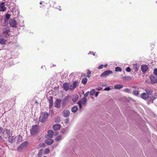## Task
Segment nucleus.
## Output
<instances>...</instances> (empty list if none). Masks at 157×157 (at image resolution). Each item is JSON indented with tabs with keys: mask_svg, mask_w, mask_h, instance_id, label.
Segmentation results:
<instances>
[{
	"mask_svg": "<svg viewBox=\"0 0 157 157\" xmlns=\"http://www.w3.org/2000/svg\"><path fill=\"white\" fill-rule=\"evenodd\" d=\"M65 131L64 130V129L62 130V132H64Z\"/></svg>",
	"mask_w": 157,
	"mask_h": 157,
	"instance_id": "57",
	"label": "nucleus"
},
{
	"mask_svg": "<svg viewBox=\"0 0 157 157\" xmlns=\"http://www.w3.org/2000/svg\"><path fill=\"white\" fill-rule=\"evenodd\" d=\"M38 139V140H40V137H39V138H38V139Z\"/></svg>",
	"mask_w": 157,
	"mask_h": 157,
	"instance_id": "61",
	"label": "nucleus"
},
{
	"mask_svg": "<svg viewBox=\"0 0 157 157\" xmlns=\"http://www.w3.org/2000/svg\"><path fill=\"white\" fill-rule=\"evenodd\" d=\"M78 108L77 106H74L71 109V111L73 113H76L77 111Z\"/></svg>",
	"mask_w": 157,
	"mask_h": 157,
	"instance_id": "27",
	"label": "nucleus"
},
{
	"mask_svg": "<svg viewBox=\"0 0 157 157\" xmlns=\"http://www.w3.org/2000/svg\"><path fill=\"white\" fill-rule=\"evenodd\" d=\"M11 100H12V101H13L14 102H15V98H12L11 99Z\"/></svg>",
	"mask_w": 157,
	"mask_h": 157,
	"instance_id": "56",
	"label": "nucleus"
},
{
	"mask_svg": "<svg viewBox=\"0 0 157 157\" xmlns=\"http://www.w3.org/2000/svg\"><path fill=\"white\" fill-rule=\"evenodd\" d=\"M48 114L47 112H42L40 116V121L42 123L44 122L47 119Z\"/></svg>",
	"mask_w": 157,
	"mask_h": 157,
	"instance_id": "1",
	"label": "nucleus"
},
{
	"mask_svg": "<svg viewBox=\"0 0 157 157\" xmlns=\"http://www.w3.org/2000/svg\"><path fill=\"white\" fill-rule=\"evenodd\" d=\"M49 150L48 149H46L44 150V152L45 154H48L49 152Z\"/></svg>",
	"mask_w": 157,
	"mask_h": 157,
	"instance_id": "45",
	"label": "nucleus"
},
{
	"mask_svg": "<svg viewBox=\"0 0 157 157\" xmlns=\"http://www.w3.org/2000/svg\"><path fill=\"white\" fill-rule=\"evenodd\" d=\"M150 79L152 83H155L157 82V76L151 75L150 76Z\"/></svg>",
	"mask_w": 157,
	"mask_h": 157,
	"instance_id": "8",
	"label": "nucleus"
},
{
	"mask_svg": "<svg viewBox=\"0 0 157 157\" xmlns=\"http://www.w3.org/2000/svg\"><path fill=\"white\" fill-rule=\"evenodd\" d=\"M139 94V91L136 90H134L133 91V94L137 96Z\"/></svg>",
	"mask_w": 157,
	"mask_h": 157,
	"instance_id": "33",
	"label": "nucleus"
},
{
	"mask_svg": "<svg viewBox=\"0 0 157 157\" xmlns=\"http://www.w3.org/2000/svg\"><path fill=\"white\" fill-rule=\"evenodd\" d=\"M45 143L47 144L48 145H50L53 142V140L51 139H46L45 140Z\"/></svg>",
	"mask_w": 157,
	"mask_h": 157,
	"instance_id": "16",
	"label": "nucleus"
},
{
	"mask_svg": "<svg viewBox=\"0 0 157 157\" xmlns=\"http://www.w3.org/2000/svg\"><path fill=\"white\" fill-rule=\"evenodd\" d=\"M48 134L47 136H46V138L49 137L50 138H52L53 134H54L53 131L52 130H49L48 131Z\"/></svg>",
	"mask_w": 157,
	"mask_h": 157,
	"instance_id": "13",
	"label": "nucleus"
},
{
	"mask_svg": "<svg viewBox=\"0 0 157 157\" xmlns=\"http://www.w3.org/2000/svg\"><path fill=\"white\" fill-rule=\"evenodd\" d=\"M28 142L27 141H25L23 142L17 148V151H21L22 150L27 147L28 145Z\"/></svg>",
	"mask_w": 157,
	"mask_h": 157,
	"instance_id": "4",
	"label": "nucleus"
},
{
	"mask_svg": "<svg viewBox=\"0 0 157 157\" xmlns=\"http://www.w3.org/2000/svg\"><path fill=\"white\" fill-rule=\"evenodd\" d=\"M5 2H2L0 4V11L4 12L6 10V8L5 6Z\"/></svg>",
	"mask_w": 157,
	"mask_h": 157,
	"instance_id": "12",
	"label": "nucleus"
},
{
	"mask_svg": "<svg viewBox=\"0 0 157 157\" xmlns=\"http://www.w3.org/2000/svg\"><path fill=\"white\" fill-rule=\"evenodd\" d=\"M112 73L113 72L112 71L110 70H107L102 73L100 75V76L103 77L107 76L109 75L112 74Z\"/></svg>",
	"mask_w": 157,
	"mask_h": 157,
	"instance_id": "7",
	"label": "nucleus"
},
{
	"mask_svg": "<svg viewBox=\"0 0 157 157\" xmlns=\"http://www.w3.org/2000/svg\"><path fill=\"white\" fill-rule=\"evenodd\" d=\"M125 70L128 72H130L131 71V69L129 67H128L126 68Z\"/></svg>",
	"mask_w": 157,
	"mask_h": 157,
	"instance_id": "41",
	"label": "nucleus"
},
{
	"mask_svg": "<svg viewBox=\"0 0 157 157\" xmlns=\"http://www.w3.org/2000/svg\"><path fill=\"white\" fill-rule=\"evenodd\" d=\"M145 90L146 92V93L148 95H152L153 94V91L150 89H149L147 88Z\"/></svg>",
	"mask_w": 157,
	"mask_h": 157,
	"instance_id": "18",
	"label": "nucleus"
},
{
	"mask_svg": "<svg viewBox=\"0 0 157 157\" xmlns=\"http://www.w3.org/2000/svg\"><path fill=\"white\" fill-rule=\"evenodd\" d=\"M78 95H76L73 96L72 98L71 99L74 102H76L77 100H78Z\"/></svg>",
	"mask_w": 157,
	"mask_h": 157,
	"instance_id": "21",
	"label": "nucleus"
},
{
	"mask_svg": "<svg viewBox=\"0 0 157 157\" xmlns=\"http://www.w3.org/2000/svg\"><path fill=\"white\" fill-rule=\"evenodd\" d=\"M132 77L129 76H123L122 78L125 80L129 81L131 80Z\"/></svg>",
	"mask_w": 157,
	"mask_h": 157,
	"instance_id": "25",
	"label": "nucleus"
},
{
	"mask_svg": "<svg viewBox=\"0 0 157 157\" xmlns=\"http://www.w3.org/2000/svg\"><path fill=\"white\" fill-rule=\"evenodd\" d=\"M63 89L66 91H67L69 89V84L68 83H65L63 84Z\"/></svg>",
	"mask_w": 157,
	"mask_h": 157,
	"instance_id": "15",
	"label": "nucleus"
},
{
	"mask_svg": "<svg viewBox=\"0 0 157 157\" xmlns=\"http://www.w3.org/2000/svg\"><path fill=\"white\" fill-rule=\"evenodd\" d=\"M43 152V150L42 149H40L39 151L38 154V157H41Z\"/></svg>",
	"mask_w": 157,
	"mask_h": 157,
	"instance_id": "30",
	"label": "nucleus"
},
{
	"mask_svg": "<svg viewBox=\"0 0 157 157\" xmlns=\"http://www.w3.org/2000/svg\"><path fill=\"white\" fill-rule=\"evenodd\" d=\"M148 67L147 65L142 66L141 70L144 73L148 69Z\"/></svg>",
	"mask_w": 157,
	"mask_h": 157,
	"instance_id": "20",
	"label": "nucleus"
},
{
	"mask_svg": "<svg viewBox=\"0 0 157 157\" xmlns=\"http://www.w3.org/2000/svg\"><path fill=\"white\" fill-rule=\"evenodd\" d=\"M60 118L59 117H57L55 118V122L56 123H58L60 121Z\"/></svg>",
	"mask_w": 157,
	"mask_h": 157,
	"instance_id": "29",
	"label": "nucleus"
},
{
	"mask_svg": "<svg viewBox=\"0 0 157 157\" xmlns=\"http://www.w3.org/2000/svg\"><path fill=\"white\" fill-rule=\"evenodd\" d=\"M61 128L60 125L59 124H55L53 125V129L55 130H59Z\"/></svg>",
	"mask_w": 157,
	"mask_h": 157,
	"instance_id": "17",
	"label": "nucleus"
},
{
	"mask_svg": "<svg viewBox=\"0 0 157 157\" xmlns=\"http://www.w3.org/2000/svg\"><path fill=\"white\" fill-rule=\"evenodd\" d=\"M51 99L49 100V107L51 108L53 106V102L52 101V97H50Z\"/></svg>",
	"mask_w": 157,
	"mask_h": 157,
	"instance_id": "28",
	"label": "nucleus"
},
{
	"mask_svg": "<svg viewBox=\"0 0 157 157\" xmlns=\"http://www.w3.org/2000/svg\"><path fill=\"white\" fill-rule=\"evenodd\" d=\"M111 88H110L109 87H107V88H105L104 89V90H107V91H108V90H111Z\"/></svg>",
	"mask_w": 157,
	"mask_h": 157,
	"instance_id": "50",
	"label": "nucleus"
},
{
	"mask_svg": "<svg viewBox=\"0 0 157 157\" xmlns=\"http://www.w3.org/2000/svg\"><path fill=\"white\" fill-rule=\"evenodd\" d=\"M70 113V111L69 110L67 109H65L63 111L62 115L65 117H67L69 116Z\"/></svg>",
	"mask_w": 157,
	"mask_h": 157,
	"instance_id": "9",
	"label": "nucleus"
},
{
	"mask_svg": "<svg viewBox=\"0 0 157 157\" xmlns=\"http://www.w3.org/2000/svg\"><path fill=\"white\" fill-rule=\"evenodd\" d=\"M115 71L116 72H121L122 71V69L120 67H115Z\"/></svg>",
	"mask_w": 157,
	"mask_h": 157,
	"instance_id": "32",
	"label": "nucleus"
},
{
	"mask_svg": "<svg viewBox=\"0 0 157 157\" xmlns=\"http://www.w3.org/2000/svg\"><path fill=\"white\" fill-rule=\"evenodd\" d=\"M38 126L35 125L33 126L30 130V132L32 135H35L38 132Z\"/></svg>",
	"mask_w": 157,
	"mask_h": 157,
	"instance_id": "5",
	"label": "nucleus"
},
{
	"mask_svg": "<svg viewBox=\"0 0 157 157\" xmlns=\"http://www.w3.org/2000/svg\"><path fill=\"white\" fill-rule=\"evenodd\" d=\"M139 66V65L137 63L133 64V69L135 71H137L138 70Z\"/></svg>",
	"mask_w": 157,
	"mask_h": 157,
	"instance_id": "22",
	"label": "nucleus"
},
{
	"mask_svg": "<svg viewBox=\"0 0 157 157\" xmlns=\"http://www.w3.org/2000/svg\"><path fill=\"white\" fill-rule=\"evenodd\" d=\"M102 88L100 86L98 87L96 89L98 90H101L102 89Z\"/></svg>",
	"mask_w": 157,
	"mask_h": 157,
	"instance_id": "51",
	"label": "nucleus"
},
{
	"mask_svg": "<svg viewBox=\"0 0 157 157\" xmlns=\"http://www.w3.org/2000/svg\"><path fill=\"white\" fill-rule=\"evenodd\" d=\"M43 157H47L46 156H44Z\"/></svg>",
	"mask_w": 157,
	"mask_h": 157,
	"instance_id": "64",
	"label": "nucleus"
},
{
	"mask_svg": "<svg viewBox=\"0 0 157 157\" xmlns=\"http://www.w3.org/2000/svg\"><path fill=\"white\" fill-rule=\"evenodd\" d=\"M61 100L59 99H57L55 102V107L57 108H59L60 106V103Z\"/></svg>",
	"mask_w": 157,
	"mask_h": 157,
	"instance_id": "10",
	"label": "nucleus"
},
{
	"mask_svg": "<svg viewBox=\"0 0 157 157\" xmlns=\"http://www.w3.org/2000/svg\"><path fill=\"white\" fill-rule=\"evenodd\" d=\"M151 100V101H153L156 98L154 96H152L150 97Z\"/></svg>",
	"mask_w": 157,
	"mask_h": 157,
	"instance_id": "46",
	"label": "nucleus"
},
{
	"mask_svg": "<svg viewBox=\"0 0 157 157\" xmlns=\"http://www.w3.org/2000/svg\"><path fill=\"white\" fill-rule=\"evenodd\" d=\"M35 103H38V102H37V101H35Z\"/></svg>",
	"mask_w": 157,
	"mask_h": 157,
	"instance_id": "60",
	"label": "nucleus"
},
{
	"mask_svg": "<svg viewBox=\"0 0 157 157\" xmlns=\"http://www.w3.org/2000/svg\"><path fill=\"white\" fill-rule=\"evenodd\" d=\"M16 137L14 136H9L8 137V141L9 142L12 143L13 141L15 140Z\"/></svg>",
	"mask_w": 157,
	"mask_h": 157,
	"instance_id": "19",
	"label": "nucleus"
},
{
	"mask_svg": "<svg viewBox=\"0 0 157 157\" xmlns=\"http://www.w3.org/2000/svg\"><path fill=\"white\" fill-rule=\"evenodd\" d=\"M10 32V28L9 27H6L2 29V32L0 35L3 36H5L8 38L10 36V34H9V33Z\"/></svg>",
	"mask_w": 157,
	"mask_h": 157,
	"instance_id": "2",
	"label": "nucleus"
},
{
	"mask_svg": "<svg viewBox=\"0 0 157 157\" xmlns=\"http://www.w3.org/2000/svg\"><path fill=\"white\" fill-rule=\"evenodd\" d=\"M87 77H88V78H90V76L89 75H88L87 76Z\"/></svg>",
	"mask_w": 157,
	"mask_h": 157,
	"instance_id": "59",
	"label": "nucleus"
},
{
	"mask_svg": "<svg viewBox=\"0 0 157 157\" xmlns=\"http://www.w3.org/2000/svg\"><path fill=\"white\" fill-rule=\"evenodd\" d=\"M9 129L6 128L4 129L2 131H3V132H2L3 135H5V134H6L7 133H8L7 132H9Z\"/></svg>",
	"mask_w": 157,
	"mask_h": 157,
	"instance_id": "31",
	"label": "nucleus"
},
{
	"mask_svg": "<svg viewBox=\"0 0 157 157\" xmlns=\"http://www.w3.org/2000/svg\"><path fill=\"white\" fill-rule=\"evenodd\" d=\"M154 74L157 75V69H154V71H153Z\"/></svg>",
	"mask_w": 157,
	"mask_h": 157,
	"instance_id": "43",
	"label": "nucleus"
},
{
	"mask_svg": "<svg viewBox=\"0 0 157 157\" xmlns=\"http://www.w3.org/2000/svg\"><path fill=\"white\" fill-rule=\"evenodd\" d=\"M89 94V91H87V92H86L85 94L84 95V97L85 98H86V97L88 95V94Z\"/></svg>",
	"mask_w": 157,
	"mask_h": 157,
	"instance_id": "44",
	"label": "nucleus"
},
{
	"mask_svg": "<svg viewBox=\"0 0 157 157\" xmlns=\"http://www.w3.org/2000/svg\"><path fill=\"white\" fill-rule=\"evenodd\" d=\"M107 65H105L104 66V67H106Z\"/></svg>",
	"mask_w": 157,
	"mask_h": 157,
	"instance_id": "63",
	"label": "nucleus"
},
{
	"mask_svg": "<svg viewBox=\"0 0 157 157\" xmlns=\"http://www.w3.org/2000/svg\"><path fill=\"white\" fill-rule=\"evenodd\" d=\"M9 24L11 27H16L17 25V22L15 19H11L9 21Z\"/></svg>",
	"mask_w": 157,
	"mask_h": 157,
	"instance_id": "6",
	"label": "nucleus"
},
{
	"mask_svg": "<svg viewBox=\"0 0 157 157\" xmlns=\"http://www.w3.org/2000/svg\"><path fill=\"white\" fill-rule=\"evenodd\" d=\"M78 104L79 105V107L80 109H81L82 108V104L81 102L80 101H78Z\"/></svg>",
	"mask_w": 157,
	"mask_h": 157,
	"instance_id": "40",
	"label": "nucleus"
},
{
	"mask_svg": "<svg viewBox=\"0 0 157 157\" xmlns=\"http://www.w3.org/2000/svg\"><path fill=\"white\" fill-rule=\"evenodd\" d=\"M10 15L9 14H7L6 15V17L7 19H9L10 18Z\"/></svg>",
	"mask_w": 157,
	"mask_h": 157,
	"instance_id": "47",
	"label": "nucleus"
},
{
	"mask_svg": "<svg viewBox=\"0 0 157 157\" xmlns=\"http://www.w3.org/2000/svg\"><path fill=\"white\" fill-rule=\"evenodd\" d=\"M2 131H3L2 128H1V127H0V138H2V137H1V136H2L1 133L2 132Z\"/></svg>",
	"mask_w": 157,
	"mask_h": 157,
	"instance_id": "49",
	"label": "nucleus"
},
{
	"mask_svg": "<svg viewBox=\"0 0 157 157\" xmlns=\"http://www.w3.org/2000/svg\"><path fill=\"white\" fill-rule=\"evenodd\" d=\"M95 92V90L94 89L92 90L90 92V95H93L94 94Z\"/></svg>",
	"mask_w": 157,
	"mask_h": 157,
	"instance_id": "37",
	"label": "nucleus"
},
{
	"mask_svg": "<svg viewBox=\"0 0 157 157\" xmlns=\"http://www.w3.org/2000/svg\"><path fill=\"white\" fill-rule=\"evenodd\" d=\"M40 4H42V2H40Z\"/></svg>",
	"mask_w": 157,
	"mask_h": 157,
	"instance_id": "62",
	"label": "nucleus"
},
{
	"mask_svg": "<svg viewBox=\"0 0 157 157\" xmlns=\"http://www.w3.org/2000/svg\"><path fill=\"white\" fill-rule=\"evenodd\" d=\"M8 133H7L6 134L7 135L8 137L10 136H12V132L11 131L9 130V132H7Z\"/></svg>",
	"mask_w": 157,
	"mask_h": 157,
	"instance_id": "36",
	"label": "nucleus"
},
{
	"mask_svg": "<svg viewBox=\"0 0 157 157\" xmlns=\"http://www.w3.org/2000/svg\"><path fill=\"white\" fill-rule=\"evenodd\" d=\"M132 87L133 88H136V87L135 86H133Z\"/></svg>",
	"mask_w": 157,
	"mask_h": 157,
	"instance_id": "58",
	"label": "nucleus"
},
{
	"mask_svg": "<svg viewBox=\"0 0 157 157\" xmlns=\"http://www.w3.org/2000/svg\"><path fill=\"white\" fill-rule=\"evenodd\" d=\"M103 66H104L103 65L101 64L100 66L98 67V69H101L103 68Z\"/></svg>",
	"mask_w": 157,
	"mask_h": 157,
	"instance_id": "48",
	"label": "nucleus"
},
{
	"mask_svg": "<svg viewBox=\"0 0 157 157\" xmlns=\"http://www.w3.org/2000/svg\"><path fill=\"white\" fill-rule=\"evenodd\" d=\"M70 98V96L69 95H68L66 96L64 99L62 101V106H65L66 103L68 101L69 99Z\"/></svg>",
	"mask_w": 157,
	"mask_h": 157,
	"instance_id": "11",
	"label": "nucleus"
},
{
	"mask_svg": "<svg viewBox=\"0 0 157 157\" xmlns=\"http://www.w3.org/2000/svg\"><path fill=\"white\" fill-rule=\"evenodd\" d=\"M87 81V79L86 78H84L82 79V82L84 84H86V83Z\"/></svg>",
	"mask_w": 157,
	"mask_h": 157,
	"instance_id": "35",
	"label": "nucleus"
},
{
	"mask_svg": "<svg viewBox=\"0 0 157 157\" xmlns=\"http://www.w3.org/2000/svg\"><path fill=\"white\" fill-rule=\"evenodd\" d=\"M95 53V52H90L89 53V54L93 55H94Z\"/></svg>",
	"mask_w": 157,
	"mask_h": 157,
	"instance_id": "53",
	"label": "nucleus"
},
{
	"mask_svg": "<svg viewBox=\"0 0 157 157\" xmlns=\"http://www.w3.org/2000/svg\"><path fill=\"white\" fill-rule=\"evenodd\" d=\"M62 139V136L59 135L56 138V140L57 141H59L61 140Z\"/></svg>",
	"mask_w": 157,
	"mask_h": 157,
	"instance_id": "34",
	"label": "nucleus"
},
{
	"mask_svg": "<svg viewBox=\"0 0 157 157\" xmlns=\"http://www.w3.org/2000/svg\"><path fill=\"white\" fill-rule=\"evenodd\" d=\"M10 43V42L9 41L8 38L3 36L0 35V44L3 45Z\"/></svg>",
	"mask_w": 157,
	"mask_h": 157,
	"instance_id": "3",
	"label": "nucleus"
},
{
	"mask_svg": "<svg viewBox=\"0 0 157 157\" xmlns=\"http://www.w3.org/2000/svg\"><path fill=\"white\" fill-rule=\"evenodd\" d=\"M17 138V143H19L21 142L22 141V137L21 135H19L16 137Z\"/></svg>",
	"mask_w": 157,
	"mask_h": 157,
	"instance_id": "23",
	"label": "nucleus"
},
{
	"mask_svg": "<svg viewBox=\"0 0 157 157\" xmlns=\"http://www.w3.org/2000/svg\"><path fill=\"white\" fill-rule=\"evenodd\" d=\"M91 73V71L89 70H88L87 72V73L88 75L90 74Z\"/></svg>",
	"mask_w": 157,
	"mask_h": 157,
	"instance_id": "54",
	"label": "nucleus"
},
{
	"mask_svg": "<svg viewBox=\"0 0 157 157\" xmlns=\"http://www.w3.org/2000/svg\"><path fill=\"white\" fill-rule=\"evenodd\" d=\"M123 85L121 84H117L114 86V88L115 89H120L123 87Z\"/></svg>",
	"mask_w": 157,
	"mask_h": 157,
	"instance_id": "24",
	"label": "nucleus"
},
{
	"mask_svg": "<svg viewBox=\"0 0 157 157\" xmlns=\"http://www.w3.org/2000/svg\"><path fill=\"white\" fill-rule=\"evenodd\" d=\"M80 101L81 102V103H82V104L85 105L86 104L87 99L86 98L84 97Z\"/></svg>",
	"mask_w": 157,
	"mask_h": 157,
	"instance_id": "26",
	"label": "nucleus"
},
{
	"mask_svg": "<svg viewBox=\"0 0 157 157\" xmlns=\"http://www.w3.org/2000/svg\"><path fill=\"white\" fill-rule=\"evenodd\" d=\"M75 88L73 86V85H71L69 86V89L71 90H74Z\"/></svg>",
	"mask_w": 157,
	"mask_h": 157,
	"instance_id": "39",
	"label": "nucleus"
},
{
	"mask_svg": "<svg viewBox=\"0 0 157 157\" xmlns=\"http://www.w3.org/2000/svg\"><path fill=\"white\" fill-rule=\"evenodd\" d=\"M99 93V92H97L96 93L95 95V97H97L98 96Z\"/></svg>",
	"mask_w": 157,
	"mask_h": 157,
	"instance_id": "55",
	"label": "nucleus"
},
{
	"mask_svg": "<svg viewBox=\"0 0 157 157\" xmlns=\"http://www.w3.org/2000/svg\"><path fill=\"white\" fill-rule=\"evenodd\" d=\"M77 83H78V82H77V81H75V82H74L73 83V85L74 87L76 88V87L77 86Z\"/></svg>",
	"mask_w": 157,
	"mask_h": 157,
	"instance_id": "42",
	"label": "nucleus"
},
{
	"mask_svg": "<svg viewBox=\"0 0 157 157\" xmlns=\"http://www.w3.org/2000/svg\"><path fill=\"white\" fill-rule=\"evenodd\" d=\"M39 146L40 147H45V144L44 143L40 144L39 145Z\"/></svg>",
	"mask_w": 157,
	"mask_h": 157,
	"instance_id": "38",
	"label": "nucleus"
},
{
	"mask_svg": "<svg viewBox=\"0 0 157 157\" xmlns=\"http://www.w3.org/2000/svg\"><path fill=\"white\" fill-rule=\"evenodd\" d=\"M130 90L129 89H126L124 90L125 92L127 93H129L130 92Z\"/></svg>",
	"mask_w": 157,
	"mask_h": 157,
	"instance_id": "52",
	"label": "nucleus"
},
{
	"mask_svg": "<svg viewBox=\"0 0 157 157\" xmlns=\"http://www.w3.org/2000/svg\"><path fill=\"white\" fill-rule=\"evenodd\" d=\"M141 97L145 100H147L148 99L149 96L147 94L145 93H144L141 94Z\"/></svg>",
	"mask_w": 157,
	"mask_h": 157,
	"instance_id": "14",
	"label": "nucleus"
}]
</instances>
